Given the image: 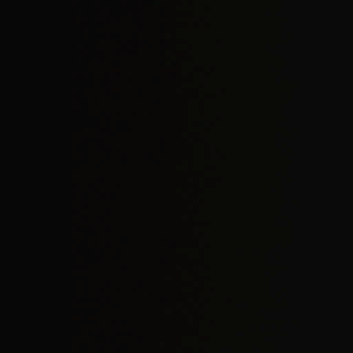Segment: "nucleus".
Instances as JSON below:
<instances>
[{
	"mask_svg": "<svg viewBox=\"0 0 353 353\" xmlns=\"http://www.w3.org/2000/svg\"><path fill=\"white\" fill-rule=\"evenodd\" d=\"M336 109V104L331 101H326L322 104L321 110L326 121V125L329 123L330 121L332 118Z\"/></svg>",
	"mask_w": 353,
	"mask_h": 353,
	"instance_id": "5",
	"label": "nucleus"
},
{
	"mask_svg": "<svg viewBox=\"0 0 353 353\" xmlns=\"http://www.w3.org/2000/svg\"><path fill=\"white\" fill-rule=\"evenodd\" d=\"M312 88H353V86H316L313 66V0H310V89Z\"/></svg>",
	"mask_w": 353,
	"mask_h": 353,
	"instance_id": "3",
	"label": "nucleus"
},
{
	"mask_svg": "<svg viewBox=\"0 0 353 353\" xmlns=\"http://www.w3.org/2000/svg\"><path fill=\"white\" fill-rule=\"evenodd\" d=\"M296 67V58L293 50L290 46L283 48L282 52V61L280 64L274 68L284 74H290Z\"/></svg>",
	"mask_w": 353,
	"mask_h": 353,
	"instance_id": "2",
	"label": "nucleus"
},
{
	"mask_svg": "<svg viewBox=\"0 0 353 353\" xmlns=\"http://www.w3.org/2000/svg\"><path fill=\"white\" fill-rule=\"evenodd\" d=\"M322 67L325 72L331 73L341 70L343 68V65L335 59L326 55L324 57Z\"/></svg>",
	"mask_w": 353,
	"mask_h": 353,
	"instance_id": "4",
	"label": "nucleus"
},
{
	"mask_svg": "<svg viewBox=\"0 0 353 353\" xmlns=\"http://www.w3.org/2000/svg\"><path fill=\"white\" fill-rule=\"evenodd\" d=\"M170 91H303L304 94L305 228H309V89L307 90H170Z\"/></svg>",
	"mask_w": 353,
	"mask_h": 353,
	"instance_id": "1",
	"label": "nucleus"
}]
</instances>
